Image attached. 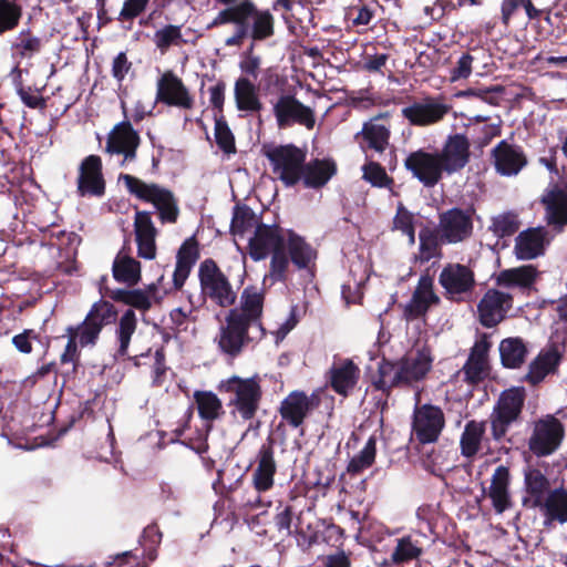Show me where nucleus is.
<instances>
[{
  "label": "nucleus",
  "instance_id": "29",
  "mask_svg": "<svg viewBox=\"0 0 567 567\" xmlns=\"http://www.w3.org/2000/svg\"><path fill=\"white\" fill-rule=\"evenodd\" d=\"M288 250V259L298 269H310L315 266L317 259L316 249L301 236L292 230L287 231L285 250Z\"/></svg>",
  "mask_w": 567,
  "mask_h": 567
},
{
  "label": "nucleus",
  "instance_id": "5",
  "mask_svg": "<svg viewBox=\"0 0 567 567\" xmlns=\"http://www.w3.org/2000/svg\"><path fill=\"white\" fill-rule=\"evenodd\" d=\"M219 389L230 394L229 405L234 406V412L243 420H251L256 415L262 394L259 378L243 379L233 375L221 381Z\"/></svg>",
  "mask_w": 567,
  "mask_h": 567
},
{
  "label": "nucleus",
  "instance_id": "35",
  "mask_svg": "<svg viewBox=\"0 0 567 567\" xmlns=\"http://www.w3.org/2000/svg\"><path fill=\"white\" fill-rule=\"evenodd\" d=\"M359 373V368L351 360L333 363L330 369L332 389L337 393L346 395L357 384Z\"/></svg>",
  "mask_w": 567,
  "mask_h": 567
},
{
  "label": "nucleus",
  "instance_id": "41",
  "mask_svg": "<svg viewBox=\"0 0 567 567\" xmlns=\"http://www.w3.org/2000/svg\"><path fill=\"white\" fill-rule=\"evenodd\" d=\"M485 435V422L472 420L465 424L461 435V452L463 456L473 457L481 450Z\"/></svg>",
  "mask_w": 567,
  "mask_h": 567
},
{
  "label": "nucleus",
  "instance_id": "43",
  "mask_svg": "<svg viewBox=\"0 0 567 567\" xmlns=\"http://www.w3.org/2000/svg\"><path fill=\"white\" fill-rule=\"evenodd\" d=\"M560 360V352L556 347L540 353L529 365L527 379L533 384L540 382L551 372Z\"/></svg>",
  "mask_w": 567,
  "mask_h": 567
},
{
  "label": "nucleus",
  "instance_id": "42",
  "mask_svg": "<svg viewBox=\"0 0 567 567\" xmlns=\"http://www.w3.org/2000/svg\"><path fill=\"white\" fill-rule=\"evenodd\" d=\"M419 254L416 260L424 264L441 257V244H444L439 229L424 227L419 233Z\"/></svg>",
  "mask_w": 567,
  "mask_h": 567
},
{
  "label": "nucleus",
  "instance_id": "46",
  "mask_svg": "<svg viewBox=\"0 0 567 567\" xmlns=\"http://www.w3.org/2000/svg\"><path fill=\"white\" fill-rule=\"evenodd\" d=\"M520 225L518 213L507 210L492 216L488 230L497 238H505L514 235Z\"/></svg>",
  "mask_w": 567,
  "mask_h": 567
},
{
  "label": "nucleus",
  "instance_id": "37",
  "mask_svg": "<svg viewBox=\"0 0 567 567\" xmlns=\"http://www.w3.org/2000/svg\"><path fill=\"white\" fill-rule=\"evenodd\" d=\"M336 164L327 159L305 163L301 181L308 188H320L336 174Z\"/></svg>",
  "mask_w": 567,
  "mask_h": 567
},
{
  "label": "nucleus",
  "instance_id": "44",
  "mask_svg": "<svg viewBox=\"0 0 567 567\" xmlns=\"http://www.w3.org/2000/svg\"><path fill=\"white\" fill-rule=\"evenodd\" d=\"M113 277L116 281L135 285L141 279V265L136 259L120 251L113 262Z\"/></svg>",
  "mask_w": 567,
  "mask_h": 567
},
{
  "label": "nucleus",
  "instance_id": "48",
  "mask_svg": "<svg viewBox=\"0 0 567 567\" xmlns=\"http://www.w3.org/2000/svg\"><path fill=\"white\" fill-rule=\"evenodd\" d=\"M423 554V548L417 539L404 536L396 540V546L391 554L394 564H404L417 559Z\"/></svg>",
  "mask_w": 567,
  "mask_h": 567
},
{
  "label": "nucleus",
  "instance_id": "58",
  "mask_svg": "<svg viewBox=\"0 0 567 567\" xmlns=\"http://www.w3.org/2000/svg\"><path fill=\"white\" fill-rule=\"evenodd\" d=\"M215 138L217 145L227 154L235 152V138L223 118L215 121Z\"/></svg>",
  "mask_w": 567,
  "mask_h": 567
},
{
  "label": "nucleus",
  "instance_id": "33",
  "mask_svg": "<svg viewBox=\"0 0 567 567\" xmlns=\"http://www.w3.org/2000/svg\"><path fill=\"white\" fill-rule=\"evenodd\" d=\"M509 481L511 475L508 467L504 465L497 466L492 475L487 495L492 499L493 507L498 514L505 512L512 505L508 491Z\"/></svg>",
  "mask_w": 567,
  "mask_h": 567
},
{
  "label": "nucleus",
  "instance_id": "51",
  "mask_svg": "<svg viewBox=\"0 0 567 567\" xmlns=\"http://www.w3.org/2000/svg\"><path fill=\"white\" fill-rule=\"evenodd\" d=\"M42 48L40 38L33 35L30 31H21L12 43V54L19 59H31L39 53Z\"/></svg>",
  "mask_w": 567,
  "mask_h": 567
},
{
  "label": "nucleus",
  "instance_id": "14",
  "mask_svg": "<svg viewBox=\"0 0 567 567\" xmlns=\"http://www.w3.org/2000/svg\"><path fill=\"white\" fill-rule=\"evenodd\" d=\"M444 425V413L439 406L423 404L415 408L412 432L421 443L426 444L435 442Z\"/></svg>",
  "mask_w": 567,
  "mask_h": 567
},
{
  "label": "nucleus",
  "instance_id": "30",
  "mask_svg": "<svg viewBox=\"0 0 567 567\" xmlns=\"http://www.w3.org/2000/svg\"><path fill=\"white\" fill-rule=\"evenodd\" d=\"M276 471L272 446L265 444L259 450L257 467L252 473V483L259 493L267 492L274 486Z\"/></svg>",
  "mask_w": 567,
  "mask_h": 567
},
{
  "label": "nucleus",
  "instance_id": "52",
  "mask_svg": "<svg viewBox=\"0 0 567 567\" xmlns=\"http://www.w3.org/2000/svg\"><path fill=\"white\" fill-rule=\"evenodd\" d=\"M116 316L117 312L111 302L100 300L91 307L85 318L89 319V321L96 323L99 329L102 330L104 326L114 322L116 320Z\"/></svg>",
  "mask_w": 567,
  "mask_h": 567
},
{
  "label": "nucleus",
  "instance_id": "57",
  "mask_svg": "<svg viewBox=\"0 0 567 567\" xmlns=\"http://www.w3.org/2000/svg\"><path fill=\"white\" fill-rule=\"evenodd\" d=\"M363 178L377 187H385L392 183L385 169L378 163L370 162L363 166Z\"/></svg>",
  "mask_w": 567,
  "mask_h": 567
},
{
  "label": "nucleus",
  "instance_id": "27",
  "mask_svg": "<svg viewBox=\"0 0 567 567\" xmlns=\"http://www.w3.org/2000/svg\"><path fill=\"white\" fill-rule=\"evenodd\" d=\"M540 203L545 208L547 225L554 226L559 231L563 230L567 225V193L555 186L544 193Z\"/></svg>",
  "mask_w": 567,
  "mask_h": 567
},
{
  "label": "nucleus",
  "instance_id": "34",
  "mask_svg": "<svg viewBox=\"0 0 567 567\" xmlns=\"http://www.w3.org/2000/svg\"><path fill=\"white\" fill-rule=\"evenodd\" d=\"M234 99L236 107L240 112L249 114L260 112L262 103L259 99L258 87L247 76H239L234 84Z\"/></svg>",
  "mask_w": 567,
  "mask_h": 567
},
{
  "label": "nucleus",
  "instance_id": "22",
  "mask_svg": "<svg viewBox=\"0 0 567 567\" xmlns=\"http://www.w3.org/2000/svg\"><path fill=\"white\" fill-rule=\"evenodd\" d=\"M491 155L495 171L502 176H516L527 165L523 148L505 140L492 150Z\"/></svg>",
  "mask_w": 567,
  "mask_h": 567
},
{
  "label": "nucleus",
  "instance_id": "11",
  "mask_svg": "<svg viewBox=\"0 0 567 567\" xmlns=\"http://www.w3.org/2000/svg\"><path fill=\"white\" fill-rule=\"evenodd\" d=\"M565 436L563 423L553 415H546L534 422L528 437V449L537 457L555 453Z\"/></svg>",
  "mask_w": 567,
  "mask_h": 567
},
{
  "label": "nucleus",
  "instance_id": "49",
  "mask_svg": "<svg viewBox=\"0 0 567 567\" xmlns=\"http://www.w3.org/2000/svg\"><path fill=\"white\" fill-rule=\"evenodd\" d=\"M137 327V319L132 309L126 310L120 318L116 329V338L118 341L117 354L124 357L127 354L131 338Z\"/></svg>",
  "mask_w": 567,
  "mask_h": 567
},
{
  "label": "nucleus",
  "instance_id": "26",
  "mask_svg": "<svg viewBox=\"0 0 567 567\" xmlns=\"http://www.w3.org/2000/svg\"><path fill=\"white\" fill-rule=\"evenodd\" d=\"M134 230L138 256L152 260L156 256L155 237L157 230L152 221L151 213L137 210L134 219Z\"/></svg>",
  "mask_w": 567,
  "mask_h": 567
},
{
  "label": "nucleus",
  "instance_id": "19",
  "mask_svg": "<svg viewBox=\"0 0 567 567\" xmlns=\"http://www.w3.org/2000/svg\"><path fill=\"white\" fill-rule=\"evenodd\" d=\"M264 292L256 287H246L240 296L239 307L229 310V315L238 316L239 320L251 326L258 336H266L261 323Z\"/></svg>",
  "mask_w": 567,
  "mask_h": 567
},
{
  "label": "nucleus",
  "instance_id": "53",
  "mask_svg": "<svg viewBox=\"0 0 567 567\" xmlns=\"http://www.w3.org/2000/svg\"><path fill=\"white\" fill-rule=\"evenodd\" d=\"M179 25L168 24L154 33V43L162 53H165L171 45H178L182 42Z\"/></svg>",
  "mask_w": 567,
  "mask_h": 567
},
{
  "label": "nucleus",
  "instance_id": "60",
  "mask_svg": "<svg viewBox=\"0 0 567 567\" xmlns=\"http://www.w3.org/2000/svg\"><path fill=\"white\" fill-rule=\"evenodd\" d=\"M150 0H125L117 20L132 21L146 9Z\"/></svg>",
  "mask_w": 567,
  "mask_h": 567
},
{
  "label": "nucleus",
  "instance_id": "39",
  "mask_svg": "<svg viewBox=\"0 0 567 567\" xmlns=\"http://www.w3.org/2000/svg\"><path fill=\"white\" fill-rule=\"evenodd\" d=\"M544 511L548 522H567V489L560 487L549 491L539 505H534Z\"/></svg>",
  "mask_w": 567,
  "mask_h": 567
},
{
  "label": "nucleus",
  "instance_id": "20",
  "mask_svg": "<svg viewBox=\"0 0 567 567\" xmlns=\"http://www.w3.org/2000/svg\"><path fill=\"white\" fill-rule=\"evenodd\" d=\"M549 244V231L545 227H530L516 236L514 255L518 260H533L543 256Z\"/></svg>",
  "mask_w": 567,
  "mask_h": 567
},
{
  "label": "nucleus",
  "instance_id": "38",
  "mask_svg": "<svg viewBox=\"0 0 567 567\" xmlns=\"http://www.w3.org/2000/svg\"><path fill=\"white\" fill-rule=\"evenodd\" d=\"M524 486L533 506L539 505L550 491V482L543 471L532 464L524 468Z\"/></svg>",
  "mask_w": 567,
  "mask_h": 567
},
{
  "label": "nucleus",
  "instance_id": "9",
  "mask_svg": "<svg viewBox=\"0 0 567 567\" xmlns=\"http://www.w3.org/2000/svg\"><path fill=\"white\" fill-rule=\"evenodd\" d=\"M525 402V390L512 388L501 393L491 414L492 436L502 440L509 426L517 422Z\"/></svg>",
  "mask_w": 567,
  "mask_h": 567
},
{
  "label": "nucleus",
  "instance_id": "54",
  "mask_svg": "<svg viewBox=\"0 0 567 567\" xmlns=\"http://www.w3.org/2000/svg\"><path fill=\"white\" fill-rule=\"evenodd\" d=\"M257 225H261L258 221L256 215L248 208L237 209L231 219V231L234 235L243 236L245 233L256 229Z\"/></svg>",
  "mask_w": 567,
  "mask_h": 567
},
{
  "label": "nucleus",
  "instance_id": "28",
  "mask_svg": "<svg viewBox=\"0 0 567 567\" xmlns=\"http://www.w3.org/2000/svg\"><path fill=\"white\" fill-rule=\"evenodd\" d=\"M439 301L433 291V280L429 276H422L411 300L404 307V316L408 320L416 319L424 316L429 308Z\"/></svg>",
  "mask_w": 567,
  "mask_h": 567
},
{
  "label": "nucleus",
  "instance_id": "50",
  "mask_svg": "<svg viewBox=\"0 0 567 567\" xmlns=\"http://www.w3.org/2000/svg\"><path fill=\"white\" fill-rule=\"evenodd\" d=\"M375 454L377 440L371 436L364 444L363 449L350 460L347 467L348 473L351 475L361 474L374 463Z\"/></svg>",
  "mask_w": 567,
  "mask_h": 567
},
{
  "label": "nucleus",
  "instance_id": "18",
  "mask_svg": "<svg viewBox=\"0 0 567 567\" xmlns=\"http://www.w3.org/2000/svg\"><path fill=\"white\" fill-rule=\"evenodd\" d=\"M156 101L168 106L190 110L194 106V97L183 81L172 71H166L157 81Z\"/></svg>",
  "mask_w": 567,
  "mask_h": 567
},
{
  "label": "nucleus",
  "instance_id": "63",
  "mask_svg": "<svg viewBox=\"0 0 567 567\" xmlns=\"http://www.w3.org/2000/svg\"><path fill=\"white\" fill-rule=\"evenodd\" d=\"M472 62H473V56L471 54H468V53L463 54L458 59L455 68L451 72V80L457 81L461 79L468 78L472 72Z\"/></svg>",
  "mask_w": 567,
  "mask_h": 567
},
{
  "label": "nucleus",
  "instance_id": "7",
  "mask_svg": "<svg viewBox=\"0 0 567 567\" xmlns=\"http://www.w3.org/2000/svg\"><path fill=\"white\" fill-rule=\"evenodd\" d=\"M275 176L290 187L301 181L306 163V152L288 144L274 146L265 151Z\"/></svg>",
  "mask_w": 567,
  "mask_h": 567
},
{
  "label": "nucleus",
  "instance_id": "16",
  "mask_svg": "<svg viewBox=\"0 0 567 567\" xmlns=\"http://www.w3.org/2000/svg\"><path fill=\"white\" fill-rule=\"evenodd\" d=\"M512 307V295L494 288L488 289L477 305L478 320L482 326L493 328L505 319Z\"/></svg>",
  "mask_w": 567,
  "mask_h": 567
},
{
  "label": "nucleus",
  "instance_id": "10",
  "mask_svg": "<svg viewBox=\"0 0 567 567\" xmlns=\"http://www.w3.org/2000/svg\"><path fill=\"white\" fill-rule=\"evenodd\" d=\"M474 209L452 207L439 214L437 229L446 245L468 241L474 234Z\"/></svg>",
  "mask_w": 567,
  "mask_h": 567
},
{
  "label": "nucleus",
  "instance_id": "23",
  "mask_svg": "<svg viewBox=\"0 0 567 567\" xmlns=\"http://www.w3.org/2000/svg\"><path fill=\"white\" fill-rule=\"evenodd\" d=\"M105 192L102 162L97 155L85 157L79 168L78 193L80 196L101 197Z\"/></svg>",
  "mask_w": 567,
  "mask_h": 567
},
{
  "label": "nucleus",
  "instance_id": "62",
  "mask_svg": "<svg viewBox=\"0 0 567 567\" xmlns=\"http://www.w3.org/2000/svg\"><path fill=\"white\" fill-rule=\"evenodd\" d=\"M166 372L167 368L165 365L164 354L161 351H156L152 371V385L162 388L165 383Z\"/></svg>",
  "mask_w": 567,
  "mask_h": 567
},
{
  "label": "nucleus",
  "instance_id": "2",
  "mask_svg": "<svg viewBox=\"0 0 567 567\" xmlns=\"http://www.w3.org/2000/svg\"><path fill=\"white\" fill-rule=\"evenodd\" d=\"M431 349L416 344L401 359L392 362L383 360L379 363L378 379L373 381L378 390L388 391L392 388L413 386L423 381L432 369Z\"/></svg>",
  "mask_w": 567,
  "mask_h": 567
},
{
  "label": "nucleus",
  "instance_id": "47",
  "mask_svg": "<svg viewBox=\"0 0 567 567\" xmlns=\"http://www.w3.org/2000/svg\"><path fill=\"white\" fill-rule=\"evenodd\" d=\"M198 414L203 420L214 421L224 414L221 401L209 391H197L194 394Z\"/></svg>",
  "mask_w": 567,
  "mask_h": 567
},
{
  "label": "nucleus",
  "instance_id": "13",
  "mask_svg": "<svg viewBox=\"0 0 567 567\" xmlns=\"http://www.w3.org/2000/svg\"><path fill=\"white\" fill-rule=\"evenodd\" d=\"M141 138L131 122L117 123L107 135L105 152L110 155H122L121 166L135 161Z\"/></svg>",
  "mask_w": 567,
  "mask_h": 567
},
{
  "label": "nucleus",
  "instance_id": "24",
  "mask_svg": "<svg viewBox=\"0 0 567 567\" xmlns=\"http://www.w3.org/2000/svg\"><path fill=\"white\" fill-rule=\"evenodd\" d=\"M439 157L447 174L461 171L470 159V142L465 135L455 134L450 136Z\"/></svg>",
  "mask_w": 567,
  "mask_h": 567
},
{
  "label": "nucleus",
  "instance_id": "31",
  "mask_svg": "<svg viewBox=\"0 0 567 567\" xmlns=\"http://www.w3.org/2000/svg\"><path fill=\"white\" fill-rule=\"evenodd\" d=\"M385 115L377 116L363 124L361 132L355 137L362 138L368 148L378 153L384 152L389 145L390 125L384 123Z\"/></svg>",
  "mask_w": 567,
  "mask_h": 567
},
{
  "label": "nucleus",
  "instance_id": "59",
  "mask_svg": "<svg viewBox=\"0 0 567 567\" xmlns=\"http://www.w3.org/2000/svg\"><path fill=\"white\" fill-rule=\"evenodd\" d=\"M101 330L96 323L89 321V319H84V321L76 327L72 328V334L76 336V340L82 347L94 344L99 338Z\"/></svg>",
  "mask_w": 567,
  "mask_h": 567
},
{
  "label": "nucleus",
  "instance_id": "8",
  "mask_svg": "<svg viewBox=\"0 0 567 567\" xmlns=\"http://www.w3.org/2000/svg\"><path fill=\"white\" fill-rule=\"evenodd\" d=\"M265 336H258L251 326L239 320L235 313H227L225 322L220 324L215 337L218 349L230 358L238 357L251 342L261 340Z\"/></svg>",
  "mask_w": 567,
  "mask_h": 567
},
{
  "label": "nucleus",
  "instance_id": "1",
  "mask_svg": "<svg viewBox=\"0 0 567 567\" xmlns=\"http://www.w3.org/2000/svg\"><path fill=\"white\" fill-rule=\"evenodd\" d=\"M234 23L235 33L225 40L227 47H240L247 37L261 41L274 34V17L269 11H260L255 4L245 0L221 11L208 24V29Z\"/></svg>",
  "mask_w": 567,
  "mask_h": 567
},
{
  "label": "nucleus",
  "instance_id": "21",
  "mask_svg": "<svg viewBox=\"0 0 567 567\" xmlns=\"http://www.w3.org/2000/svg\"><path fill=\"white\" fill-rule=\"evenodd\" d=\"M439 282L453 299H460L475 287L474 272L462 264H447L439 276Z\"/></svg>",
  "mask_w": 567,
  "mask_h": 567
},
{
  "label": "nucleus",
  "instance_id": "6",
  "mask_svg": "<svg viewBox=\"0 0 567 567\" xmlns=\"http://www.w3.org/2000/svg\"><path fill=\"white\" fill-rule=\"evenodd\" d=\"M200 285L199 300H212L219 307L227 308L235 303L237 293L233 289L227 276L213 259H205L198 268Z\"/></svg>",
  "mask_w": 567,
  "mask_h": 567
},
{
  "label": "nucleus",
  "instance_id": "55",
  "mask_svg": "<svg viewBox=\"0 0 567 567\" xmlns=\"http://www.w3.org/2000/svg\"><path fill=\"white\" fill-rule=\"evenodd\" d=\"M21 18V8L9 0H0V33L14 29Z\"/></svg>",
  "mask_w": 567,
  "mask_h": 567
},
{
  "label": "nucleus",
  "instance_id": "45",
  "mask_svg": "<svg viewBox=\"0 0 567 567\" xmlns=\"http://www.w3.org/2000/svg\"><path fill=\"white\" fill-rule=\"evenodd\" d=\"M502 362L507 368H518L525 361L527 348L520 338H507L499 344Z\"/></svg>",
  "mask_w": 567,
  "mask_h": 567
},
{
  "label": "nucleus",
  "instance_id": "3",
  "mask_svg": "<svg viewBox=\"0 0 567 567\" xmlns=\"http://www.w3.org/2000/svg\"><path fill=\"white\" fill-rule=\"evenodd\" d=\"M287 234L277 225H257L248 240L249 256L259 261L270 256L269 270L264 276V285L285 281L289 268V259L285 250Z\"/></svg>",
  "mask_w": 567,
  "mask_h": 567
},
{
  "label": "nucleus",
  "instance_id": "17",
  "mask_svg": "<svg viewBox=\"0 0 567 567\" xmlns=\"http://www.w3.org/2000/svg\"><path fill=\"white\" fill-rule=\"evenodd\" d=\"M451 109L443 99L426 97L402 109V114L412 125L429 126L441 122Z\"/></svg>",
  "mask_w": 567,
  "mask_h": 567
},
{
  "label": "nucleus",
  "instance_id": "4",
  "mask_svg": "<svg viewBox=\"0 0 567 567\" xmlns=\"http://www.w3.org/2000/svg\"><path fill=\"white\" fill-rule=\"evenodd\" d=\"M122 181L131 195L147 203H152L158 212L162 223H175L179 209L174 194L157 184H147L130 174H121Z\"/></svg>",
  "mask_w": 567,
  "mask_h": 567
},
{
  "label": "nucleus",
  "instance_id": "40",
  "mask_svg": "<svg viewBox=\"0 0 567 567\" xmlns=\"http://www.w3.org/2000/svg\"><path fill=\"white\" fill-rule=\"evenodd\" d=\"M197 249L194 244L185 241L178 249L176 256V266L173 274V284L175 289H181L188 278L192 267L197 259Z\"/></svg>",
  "mask_w": 567,
  "mask_h": 567
},
{
  "label": "nucleus",
  "instance_id": "56",
  "mask_svg": "<svg viewBox=\"0 0 567 567\" xmlns=\"http://www.w3.org/2000/svg\"><path fill=\"white\" fill-rule=\"evenodd\" d=\"M114 299L140 310H148L152 306L147 292L136 290H117Z\"/></svg>",
  "mask_w": 567,
  "mask_h": 567
},
{
  "label": "nucleus",
  "instance_id": "64",
  "mask_svg": "<svg viewBox=\"0 0 567 567\" xmlns=\"http://www.w3.org/2000/svg\"><path fill=\"white\" fill-rule=\"evenodd\" d=\"M413 220V215L403 205H399L396 215L393 218V228L405 233L414 227Z\"/></svg>",
  "mask_w": 567,
  "mask_h": 567
},
{
  "label": "nucleus",
  "instance_id": "61",
  "mask_svg": "<svg viewBox=\"0 0 567 567\" xmlns=\"http://www.w3.org/2000/svg\"><path fill=\"white\" fill-rule=\"evenodd\" d=\"M254 49V44L250 45L246 58L240 62L239 66L243 73L250 76V80H257L259 74V69L261 64V60L258 55H254L251 53Z\"/></svg>",
  "mask_w": 567,
  "mask_h": 567
},
{
  "label": "nucleus",
  "instance_id": "12",
  "mask_svg": "<svg viewBox=\"0 0 567 567\" xmlns=\"http://www.w3.org/2000/svg\"><path fill=\"white\" fill-rule=\"evenodd\" d=\"M404 166L424 187L435 186L445 172L439 153H429L422 150L409 154Z\"/></svg>",
  "mask_w": 567,
  "mask_h": 567
},
{
  "label": "nucleus",
  "instance_id": "25",
  "mask_svg": "<svg viewBox=\"0 0 567 567\" xmlns=\"http://www.w3.org/2000/svg\"><path fill=\"white\" fill-rule=\"evenodd\" d=\"M313 408L315 402L311 396L301 391H293L282 400L279 412L282 420L290 426L298 427Z\"/></svg>",
  "mask_w": 567,
  "mask_h": 567
},
{
  "label": "nucleus",
  "instance_id": "36",
  "mask_svg": "<svg viewBox=\"0 0 567 567\" xmlns=\"http://www.w3.org/2000/svg\"><path fill=\"white\" fill-rule=\"evenodd\" d=\"M538 270L533 265H524L502 270L495 278L497 286L504 288H529L536 281Z\"/></svg>",
  "mask_w": 567,
  "mask_h": 567
},
{
  "label": "nucleus",
  "instance_id": "32",
  "mask_svg": "<svg viewBox=\"0 0 567 567\" xmlns=\"http://www.w3.org/2000/svg\"><path fill=\"white\" fill-rule=\"evenodd\" d=\"M489 348L491 342L485 336L474 343L470 357L463 367L465 379L468 382L476 383L486 375Z\"/></svg>",
  "mask_w": 567,
  "mask_h": 567
},
{
  "label": "nucleus",
  "instance_id": "15",
  "mask_svg": "<svg viewBox=\"0 0 567 567\" xmlns=\"http://www.w3.org/2000/svg\"><path fill=\"white\" fill-rule=\"evenodd\" d=\"M272 111L280 128L290 126L293 123L312 128L315 126V113L309 107L303 105L295 96L282 94L274 103Z\"/></svg>",
  "mask_w": 567,
  "mask_h": 567
}]
</instances>
